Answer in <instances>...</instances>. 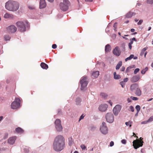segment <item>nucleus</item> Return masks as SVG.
Listing matches in <instances>:
<instances>
[{"label":"nucleus","mask_w":153,"mask_h":153,"mask_svg":"<svg viewBox=\"0 0 153 153\" xmlns=\"http://www.w3.org/2000/svg\"><path fill=\"white\" fill-rule=\"evenodd\" d=\"M56 47L57 45L56 44H54L52 45V48L54 49H56Z\"/></svg>","instance_id":"53"},{"label":"nucleus","mask_w":153,"mask_h":153,"mask_svg":"<svg viewBox=\"0 0 153 153\" xmlns=\"http://www.w3.org/2000/svg\"><path fill=\"white\" fill-rule=\"evenodd\" d=\"M114 145V143L113 141H111L110 143V146L111 147L113 146Z\"/></svg>","instance_id":"56"},{"label":"nucleus","mask_w":153,"mask_h":153,"mask_svg":"<svg viewBox=\"0 0 153 153\" xmlns=\"http://www.w3.org/2000/svg\"><path fill=\"white\" fill-rule=\"evenodd\" d=\"M140 70V69L139 68H137L135 69L134 71V74H136L137 72H138Z\"/></svg>","instance_id":"45"},{"label":"nucleus","mask_w":153,"mask_h":153,"mask_svg":"<svg viewBox=\"0 0 153 153\" xmlns=\"http://www.w3.org/2000/svg\"><path fill=\"white\" fill-rule=\"evenodd\" d=\"M105 118L107 122L109 123H112L114 120V116L111 113H108L105 115Z\"/></svg>","instance_id":"8"},{"label":"nucleus","mask_w":153,"mask_h":153,"mask_svg":"<svg viewBox=\"0 0 153 153\" xmlns=\"http://www.w3.org/2000/svg\"><path fill=\"white\" fill-rule=\"evenodd\" d=\"M114 78L115 79H118L121 78L119 74H117L116 72H114Z\"/></svg>","instance_id":"25"},{"label":"nucleus","mask_w":153,"mask_h":153,"mask_svg":"<svg viewBox=\"0 0 153 153\" xmlns=\"http://www.w3.org/2000/svg\"><path fill=\"white\" fill-rule=\"evenodd\" d=\"M19 3L16 1L9 0L5 3V8L10 11H16L19 9Z\"/></svg>","instance_id":"2"},{"label":"nucleus","mask_w":153,"mask_h":153,"mask_svg":"<svg viewBox=\"0 0 153 153\" xmlns=\"http://www.w3.org/2000/svg\"><path fill=\"white\" fill-rule=\"evenodd\" d=\"M139 87L138 84L136 83H134L131 85L130 90L132 91H135Z\"/></svg>","instance_id":"17"},{"label":"nucleus","mask_w":153,"mask_h":153,"mask_svg":"<svg viewBox=\"0 0 153 153\" xmlns=\"http://www.w3.org/2000/svg\"><path fill=\"white\" fill-rule=\"evenodd\" d=\"M100 130L101 133L104 134H106L108 133V128L106 126L105 123L103 122L100 127Z\"/></svg>","instance_id":"10"},{"label":"nucleus","mask_w":153,"mask_h":153,"mask_svg":"<svg viewBox=\"0 0 153 153\" xmlns=\"http://www.w3.org/2000/svg\"><path fill=\"white\" fill-rule=\"evenodd\" d=\"M53 147V149L57 152L62 150L65 147V139L61 135L56 136L54 140Z\"/></svg>","instance_id":"1"},{"label":"nucleus","mask_w":153,"mask_h":153,"mask_svg":"<svg viewBox=\"0 0 153 153\" xmlns=\"http://www.w3.org/2000/svg\"><path fill=\"white\" fill-rule=\"evenodd\" d=\"M8 136V133L7 132L5 133L3 137V139H7Z\"/></svg>","instance_id":"35"},{"label":"nucleus","mask_w":153,"mask_h":153,"mask_svg":"<svg viewBox=\"0 0 153 153\" xmlns=\"http://www.w3.org/2000/svg\"><path fill=\"white\" fill-rule=\"evenodd\" d=\"M121 142L123 144H126V140L125 139H123L121 140Z\"/></svg>","instance_id":"47"},{"label":"nucleus","mask_w":153,"mask_h":153,"mask_svg":"<svg viewBox=\"0 0 153 153\" xmlns=\"http://www.w3.org/2000/svg\"><path fill=\"white\" fill-rule=\"evenodd\" d=\"M128 80V78L127 77L124 78L123 80V82H124L125 83L127 82Z\"/></svg>","instance_id":"51"},{"label":"nucleus","mask_w":153,"mask_h":153,"mask_svg":"<svg viewBox=\"0 0 153 153\" xmlns=\"http://www.w3.org/2000/svg\"><path fill=\"white\" fill-rule=\"evenodd\" d=\"M147 120L149 123H150L152 121H153V115L150 117Z\"/></svg>","instance_id":"36"},{"label":"nucleus","mask_w":153,"mask_h":153,"mask_svg":"<svg viewBox=\"0 0 153 153\" xmlns=\"http://www.w3.org/2000/svg\"><path fill=\"white\" fill-rule=\"evenodd\" d=\"M100 95L102 98H106L108 96L107 94L106 93L104 92H101L100 93Z\"/></svg>","instance_id":"30"},{"label":"nucleus","mask_w":153,"mask_h":153,"mask_svg":"<svg viewBox=\"0 0 153 153\" xmlns=\"http://www.w3.org/2000/svg\"><path fill=\"white\" fill-rule=\"evenodd\" d=\"M111 47L109 44H107L105 48V51L106 52H109L111 50Z\"/></svg>","instance_id":"20"},{"label":"nucleus","mask_w":153,"mask_h":153,"mask_svg":"<svg viewBox=\"0 0 153 153\" xmlns=\"http://www.w3.org/2000/svg\"><path fill=\"white\" fill-rule=\"evenodd\" d=\"M16 25L19 30L21 32L25 31L29 29L30 26V24L27 21H18L16 23Z\"/></svg>","instance_id":"3"},{"label":"nucleus","mask_w":153,"mask_h":153,"mask_svg":"<svg viewBox=\"0 0 153 153\" xmlns=\"http://www.w3.org/2000/svg\"><path fill=\"white\" fill-rule=\"evenodd\" d=\"M71 4L68 0H63V2L59 4L60 9L63 11H66L69 8Z\"/></svg>","instance_id":"4"},{"label":"nucleus","mask_w":153,"mask_h":153,"mask_svg":"<svg viewBox=\"0 0 153 153\" xmlns=\"http://www.w3.org/2000/svg\"><path fill=\"white\" fill-rule=\"evenodd\" d=\"M134 55L133 54L131 55L130 56L128 57H127L125 59V61L126 62L128 60L131 59L134 57Z\"/></svg>","instance_id":"31"},{"label":"nucleus","mask_w":153,"mask_h":153,"mask_svg":"<svg viewBox=\"0 0 153 153\" xmlns=\"http://www.w3.org/2000/svg\"><path fill=\"white\" fill-rule=\"evenodd\" d=\"M46 6V4L45 0H40L39 8L42 9L45 8Z\"/></svg>","instance_id":"18"},{"label":"nucleus","mask_w":153,"mask_h":153,"mask_svg":"<svg viewBox=\"0 0 153 153\" xmlns=\"http://www.w3.org/2000/svg\"><path fill=\"white\" fill-rule=\"evenodd\" d=\"M107 102H108L110 105L111 106L112 105V102H111V100H109L108 101H107Z\"/></svg>","instance_id":"58"},{"label":"nucleus","mask_w":153,"mask_h":153,"mask_svg":"<svg viewBox=\"0 0 153 153\" xmlns=\"http://www.w3.org/2000/svg\"><path fill=\"white\" fill-rule=\"evenodd\" d=\"M135 108L137 110V111L139 112L140 110V107L139 105H137L136 106Z\"/></svg>","instance_id":"37"},{"label":"nucleus","mask_w":153,"mask_h":153,"mask_svg":"<svg viewBox=\"0 0 153 153\" xmlns=\"http://www.w3.org/2000/svg\"><path fill=\"white\" fill-rule=\"evenodd\" d=\"M108 107V105H107L106 104H102L99 106V109L101 111H105Z\"/></svg>","instance_id":"16"},{"label":"nucleus","mask_w":153,"mask_h":153,"mask_svg":"<svg viewBox=\"0 0 153 153\" xmlns=\"http://www.w3.org/2000/svg\"><path fill=\"white\" fill-rule=\"evenodd\" d=\"M23 148V151L25 153H28L29 152V148L28 147L24 146Z\"/></svg>","instance_id":"26"},{"label":"nucleus","mask_w":153,"mask_h":153,"mask_svg":"<svg viewBox=\"0 0 153 153\" xmlns=\"http://www.w3.org/2000/svg\"><path fill=\"white\" fill-rule=\"evenodd\" d=\"M128 110L133 112L134 111L133 107L132 105L130 106Z\"/></svg>","instance_id":"40"},{"label":"nucleus","mask_w":153,"mask_h":153,"mask_svg":"<svg viewBox=\"0 0 153 153\" xmlns=\"http://www.w3.org/2000/svg\"><path fill=\"white\" fill-rule=\"evenodd\" d=\"M148 47H146L143 48L141 52L140 55L141 56H143L144 54V52L147 49Z\"/></svg>","instance_id":"34"},{"label":"nucleus","mask_w":153,"mask_h":153,"mask_svg":"<svg viewBox=\"0 0 153 153\" xmlns=\"http://www.w3.org/2000/svg\"><path fill=\"white\" fill-rule=\"evenodd\" d=\"M121 47L122 48L123 51H124L125 49V44L124 43H123L121 44Z\"/></svg>","instance_id":"39"},{"label":"nucleus","mask_w":153,"mask_h":153,"mask_svg":"<svg viewBox=\"0 0 153 153\" xmlns=\"http://www.w3.org/2000/svg\"><path fill=\"white\" fill-rule=\"evenodd\" d=\"M87 77L85 76L82 77L80 81V84L81 85V89L82 91H84L86 89L88 83V82L87 80Z\"/></svg>","instance_id":"5"},{"label":"nucleus","mask_w":153,"mask_h":153,"mask_svg":"<svg viewBox=\"0 0 153 153\" xmlns=\"http://www.w3.org/2000/svg\"><path fill=\"white\" fill-rule=\"evenodd\" d=\"M131 45L132 44H128V47H129V48L130 49H131V48H132V46H131Z\"/></svg>","instance_id":"61"},{"label":"nucleus","mask_w":153,"mask_h":153,"mask_svg":"<svg viewBox=\"0 0 153 153\" xmlns=\"http://www.w3.org/2000/svg\"><path fill=\"white\" fill-rule=\"evenodd\" d=\"M10 39V36L8 35H7L4 36V39L6 41H9Z\"/></svg>","instance_id":"33"},{"label":"nucleus","mask_w":153,"mask_h":153,"mask_svg":"<svg viewBox=\"0 0 153 153\" xmlns=\"http://www.w3.org/2000/svg\"><path fill=\"white\" fill-rule=\"evenodd\" d=\"M99 75V72L98 71H96L93 72L92 74V76L95 78L97 77Z\"/></svg>","instance_id":"23"},{"label":"nucleus","mask_w":153,"mask_h":153,"mask_svg":"<svg viewBox=\"0 0 153 153\" xmlns=\"http://www.w3.org/2000/svg\"><path fill=\"white\" fill-rule=\"evenodd\" d=\"M130 43H129L130 44H132L133 43V41H132L131 39H130Z\"/></svg>","instance_id":"62"},{"label":"nucleus","mask_w":153,"mask_h":153,"mask_svg":"<svg viewBox=\"0 0 153 153\" xmlns=\"http://www.w3.org/2000/svg\"><path fill=\"white\" fill-rule=\"evenodd\" d=\"M143 142L142 140L137 141L134 140L133 142V146L135 149H137L140 147H142L143 145Z\"/></svg>","instance_id":"9"},{"label":"nucleus","mask_w":153,"mask_h":153,"mask_svg":"<svg viewBox=\"0 0 153 153\" xmlns=\"http://www.w3.org/2000/svg\"><path fill=\"white\" fill-rule=\"evenodd\" d=\"M131 99L130 98H128L127 99V101L128 102H131Z\"/></svg>","instance_id":"60"},{"label":"nucleus","mask_w":153,"mask_h":153,"mask_svg":"<svg viewBox=\"0 0 153 153\" xmlns=\"http://www.w3.org/2000/svg\"><path fill=\"white\" fill-rule=\"evenodd\" d=\"M54 123L56 131L58 132L62 131L63 128L61 124V121L60 120L58 119H56Z\"/></svg>","instance_id":"7"},{"label":"nucleus","mask_w":153,"mask_h":153,"mask_svg":"<svg viewBox=\"0 0 153 153\" xmlns=\"http://www.w3.org/2000/svg\"><path fill=\"white\" fill-rule=\"evenodd\" d=\"M135 94L137 96H140L141 94V91L139 87L135 91Z\"/></svg>","instance_id":"21"},{"label":"nucleus","mask_w":153,"mask_h":153,"mask_svg":"<svg viewBox=\"0 0 153 153\" xmlns=\"http://www.w3.org/2000/svg\"><path fill=\"white\" fill-rule=\"evenodd\" d=\"M131 39L133 41L134 40V41H136V39L134 37L132 38V39Z\"/></svg>","instance_id":"64"},{"label":"nucleus","mask_w":153,"mask_h":153,"mask_svg":"<svg viewBox=\"0 0 153 153\" xmlns=\"http://www.w3.org/2000/svg\"><path fill=\"white\" fill-rule=\"evenodd\" d=\"M58 114H60L61 113V110L60 109H58Z\"/></svg>","instance_id":"59"},{"label":"nucleus","mask_w":153,"mask_h":153,"mask_svg":"<svg viewBox=\"0 0 153 153\" xmlns=\"http://www.w3.org/2000/svg\"><path fill=\"white\" fill-rule=\"evenodd\" d=\"M84 117V116L83 115V114L82 115L79 119V121L80 120H81L82 119H83Z\"/></svg>","instance_id":"52"},{"label":"nucleus","mask_w":153,"mask_h":153,"mask_svg":"<svg viewBox=\"0 0 153 153\" xmlns=\"http://www.w3.org/2000/svg\"><path fill=\"white\" fill-rule=\"evenodd\" d=\"M129 124H130V122H126L125 123V124L126 125V126H128V125H129V126L130 127L131 126V125H129Z\"/></svg>","instance_id":"54"},{"label":"nucleus","mask_w":153,"mask_h":153,"mask_svg":"<svg viewBox=\"0 0 153 153\" xmlns=\"http://www.w3.org/2000/svg\"><path fill=\"white\" fill-rule=\"evenodd\" d=\"M21 100L19 98H16L14 101L11 105V108L13 109H16L19 108L20 106Z\"/></svg>","instance_id":"6"},{"label":"nucleus","mask_w":153,"mask_h":153,"mask_svg":"<svg viewBox=\"0 0 153 153\" xmlns=\"http://www.w3.org/2000/svg\"><path fill=\"white\" fill-rule=\"evenodd\" d=\"M90 130H94L96 128V127L95 126H91L90 127Z\"/></svg>","instance_id":"42"},{"label":"nucleus","mask_w":153,"mask_h":153,"mask_svg":"<svg viewBox=\"0 0 153 153\" xmlns=\"http://www.w3.org/2000/svg\"><path fill=\"white\" fill-rule=\"evenodd\" d=\"M148 123H149V122H148V120H147L142 122L141 123V124H147Z\"/></svg>","instance_id":"48"},{"label":"nucleus","mask_w":153,"mask_h":153,"mask_svg":"<svg viewBox=\"0 0 153 153\" xmlns=\"http://www.w3.org/2000/svg\"><path fill=\"white\" fill-rule=\"evenodd\" d=\"M131 99L132 100H138V98L135 97H134L133 96H131L130 97Z\"/></svg>","instance_id":"44"},{"label":"nucleus","mask_w":153,"mask_h":153,"mask_svg":"<svg viewBox=\"0 0 153 153\" xmlns=\"http://www.w3.org/2000/svg\"><path fill=\"white\" fill-rule=\"evenodd\" d=\"M117 23H114V25L113 27L114 28V30L115 31L116 30V29H117Z\"/></svg>","instance_id":"49"},{"label":"nucleus","mask_w":153,"mask_h":153,"mask_svg":"<svg viewBox=\"0 0 153 153\" xmlns=\"http://www.w3.org/2000/svg\"><path fill=\"white\" fill-rule=\"evenodd\" d=\"M81 101V99L79 97H77L76 99V104L77 105H79Z\"/></svg>","instance_id":"29"},{"label":"nucleus","mask_w":153,"mask_h":153,"mask_svg":"<svg viewBox=\"0 0 153 153\" xmlns=\"http://www.w3.org/2000/svg\"><path fill=\"white\" fill-rule=\"evenodd\" d=\"M132 68L131 67V66H130L129 67H128L126 70V73H128L130 71V69Z\"/></svg>","instance_id":"41"},{"label":"nucleus","mask_w":153,"mask_h":153,"mask_svg":"<svg viewBox=\"0 0 153 153\" xmlns=\"http://www.w3.org/2000/svg\"><path fill=\"white\" fill-rule=\"evenodd\" d=\"M131 31L132 32H133L135 31V29H134L132 28V29H131Z\"/></svg>","instance_id":"63"},{"label":"nucleus","mask_w":153,"mask_h":153,"mask_svg":"<svg viewBox=\"0 0 153 153\" xmlns=\"http://www.w3.org/2000/svg\"><path fill=\"white\" fill-rule=\"evenodd\" d=\"M122 62L121 61H120L119 62L116 67V70H118L120 69V67L122 66Z\"/></svg>","instance_id":"28"},{"label":"nucleus","mask_w":153,"mask_h":153,"mask_svg":"<svg viewBox=\"0 0 153 153\" xmlns=\"http://www.w3.org/2000/svg\"><path fill=\"white\" fill-rule=\"evenodd\" d=\"M40 66L43 69H47L48 68V65L44 62H42Z\"/></svg>","instance_id":"22"},{"label":"nucleus","mask_w":153,"mask_h":153,"mask_svg":"<svg viewBox=\"0 0 153 153\" xmlns=\"http://www.w3.org/2000/svg\"><path fill=\"white\" fill-rule=\"evenodd\" d=\"M4 18L5 19H12L14 18V16L13 14L7 13L4 14Z\"/></svg>","instance_id":"19"},{"label":"nucleus","mask_w":153,"mask_h":153,"mask_svg":"<svg viewBox=\"0 0 153 153\" xmlns=\"http://www.w3.org/2000/svg\"><path fill=\"white\" fill-rule=\"evenodd\" d=\"M16 138V136H13L9 138L8 140V143L11 145L14 144Z\"/></svg>","instance_id":"15"},{"label":"nucleus","mask_w":153,"mask_h":153,"mask_svg":"<svg viewBox=\"0 0 153 153\" xmlns=\"http://www.w3.org/2000/svg\"><path fill=\"white\" fill-rule=\"evenodd\" d=\"M125 67L123 66L120 69V71H123L125 70Z\"/></svg>","instance_id":"55"},{"label":"nucleus","mask_w":153,"mask_h":153,"mask_svg":"<svg viewBox=\"0 0 153 153\" xmlns=\"http://www.w3.org/2000/svg\"><path fill=\"white\" fill-rule=\"evenodd\" d=\"M140 79V76L139 75H135L131 78L130 80L132 82L134 83L137 82Z\"/></svg>","instance_id":"14"},{"label":"nucleus","mask_w":153,"mask_h":153,"mask_svg":"<svg viewBox=\"0 0 153 153\" xmlns=\"http://www.w3.org/2000/svg\"><path fill=\"white\" fill-rule=\"evenodd\" d=\"M122 107L121 105H116L113 109V112L115 116H117L120 111Z\"/></svg>","instance_id":"11"},{"label":"nucleus","mask_w":153,"mask_h":153,"mask_svg":"<svg viewBox=\"0 0 153 153\" xmlns=\"http://www.w3.org/2000/svg\"><path fill=\"white\" fill-rule=\"evenodd\" d=\"M112 52L113 54L116 56H119L120 55L121 51L119 50V47L118 46H116L115 48L113 50Z\"/></svg>","instance_id":"13"},{"label":"nucleus","mask_w":153,"mask_h":153,"mask_svg":"<svg viewBox=\"0 0 153 153\" xmlns=\"http://www.w3.org/2000/svg\"><path fill=\"white\" fill-rule=\"evenodd\" d=\"M143 22V20L142 19L139 21V22L137 23V24L138 25H140Z\"/></svg>","instance_id":"50"},{"label":"nucleus","mask_w":153,"mask_h":153,"mask_svg":"<svg viewBox=\"0 0 153 153\" xmlns=\"http://www.w3.org/2000/svg\"><path fill=\"white\" fill-rule=\"evenodd\" d=\"M68 145L70 146H71L73 145V144L74 143V142L72 138L71 137H70L68 138Z\"/></svg>","instance_id":"27"},{"label":"nucleus","mask_w":153,"mask_h":153,"mask_svg":"<svg viewBox=\"0 0 153 153\" xmlns=\"http://www.w3.org/2000/svg\"><path fill=\"white\" fill-rule=\"evenodd\" d=\"M132 16V13L129 12L126 15V17L127 18H130Z\"/></svg>","instance_id":"32"},{"label":"nucleus","mask_w":153,"mask_h":153,"mask_svg":"<svg viewBox=\"0 0 153 153\" xmlns=\"http://www.w3.org/2000/svg\"><path fill=\"white\" fill-rule=\"evenodd\" d=\"M80 147L82 150L86 149V147L84 144H82L81 145Z\"/></svg>","instance_id":"46"},{"label":"nucleus","mask_w":153,"mask_h":153,"mask_svg":"<svg viewBox=\"0 0 153 153\" xmlns=\"http://www.w3.org/2000/svg\"><path fill=\"white\" fill-rule=\"evenodd\" d=\"M16 131L18 133H22L24 132V130L20 127H18L15 129Z\"/></svg>","instance_id":"24"},{"label":"nucleus","mask_w":153,"mask_h":153,"mask_svg":"<svg viewBox=\"0 0 153 153\" xmlns=\"http://www.w3.org/2000/svg\"><path fill=\"white\" fill-rule=\"evenodd\" d=\"M146 71V70L143 69L141 71V73L142 74H144Z\"/></svg>","instance_id":"57"},{"label":"nucleus","mask_w":153,"mask_h":153,"mask_svg":"<svg viewBox=\"0 0 153 153\" xmlns=\"http://www.w3.org/2000/svg\"><path fill=\"white\" fill-rule=\"evenodd\" d=\"M147 3L149 4H152L153 3V0H147Z\"/></svg>","instance_id":"43"},{"label":"nucleus","mask_w":153,"mask_h":153,"mask_svg":"<svg viewBox=\"0 0 153 153\" xmlns=\"http://www.w3.org/2000/svg\"><path fill=\"white\" fill-rule=\"evenodd\" d=\"M7 30L9 33H13L17 30V28L14 25H11L7 28Z\"/></svg>","instance_id":"12"},{"label":"nucleus","mask_w":153,"mask_h":153,"mask_svg":"<svg viewBox=\"0 0 153 153\" xmlns=\"http://www.w3.org/2000/svg\"><path fill=\"white\" fill-rule=\"evenodd\" d=\"M120 84L121 86L123 88H124L125 83L123 82V81H121L120 82Z\"/></svg>","instance_id":"38"}]
</instances>
